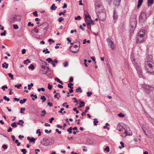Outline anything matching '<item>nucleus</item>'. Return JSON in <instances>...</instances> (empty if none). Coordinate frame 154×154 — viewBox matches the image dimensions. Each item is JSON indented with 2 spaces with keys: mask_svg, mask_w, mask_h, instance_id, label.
<instances>
[{
  "mask_svg": "<svg viewBox=\"0 0 154 154\" xmlns=\"http://www.w3.org/2000/svg\"><path fill=\"white\" fill-rule=\"evenodd\" d=\"M32 14L34 15L35 16L37 17L38 15L37 12V11H35L32 13Z\"/></svg>",
  "mask_w": 154,
  "mask_h": 154,
  "instance_id": "e2e57ef3",
  "label": "nucleus"
},
{
  "mask_svg": "<svg viewBox=\"0 0 154 154\" xmlns=\"http://www.w3.org/2000/svg\"><path fill=\"white\" fill-rule=\"evenodd\" d=\"M27 139L28 140H29L30 141V143L32 142H34V143H35V139L33 137H32L30 138L29 137H27Z\"/></svg>",
  "mask_w": 154,
  "mask_h": 154,
  "instance_id": "2eb2a0df",
  "label": "nucleus"
},
{
  "mask_svg": "<svg viewBox=\"0 0 154 154\" xmlns=\"http://www.w3.org/2000/svg\"><path fill=\"white\" fill-rule=\"evenodd\" d=\"M41 62L40 63L41 69L40 73L42 75H45L48 73L49 70V65L45 61L41 60Z\"/></svg>",
  "mask_w": 154,
  "mask_h": 154,
  "instance_id": "f03ea898",
  "label": "nucleus"
},
{
  "mask_svg": "<svg viewBox=\"0 0 154 154\" xmlns=\"http://www.w3.org/2000/svg\"><path fill=\"white\" fill-rule=\"evenodd\" d=\"M72 127H70L69 129H67V131L69 132V134H71L72 133Z\"/></svg>",
  "mask_w": 154,
  "mask_h": 154,
  "instance_id": "f704fd0d",
  "label": "nucleus"
},
{
  "mask_svg": "<svg viewBox=\"0 0 154 154\" xmlns=\"http://www.w3.org/2000/svg\"><path fill=\"white\" fill-rule=\"evenodd\" d=\"M49 137H45L43 139V140L45 142H46V141H48L49 140Z\"/></svg>",
  "mask_w": 154,
  "mask_h": 154,
  "instance_id": "a19ab883",
  "label": "nucleus"
},
{
  "mask_svg": "<svg viewBox=\"0 0 154 154\" xmlns=\"http://www.w3.org/2000/svg\"><path fill=\"white\" fill-rule=\"evenodd\" d=\"M130 25L132 29L135 28L137 25L136 19L135 18L131 19L130 20Z\"/></svg>",
  "mask_w": 154,
  "mask_h": 154,
  "instance_id": "423d86ee",
  "label": "nucleus"
},
{
  "mask_svg": "<svg viewBox=\"0 0 154 154\" xmlns=\"http://www.w3.org/2000/svg\"><path fill=\"white\" fill-rule=\"evenodd\" d=\"M13 26L14 29H18L19 27L17 24H14L13 25Z\"/></svg>",
  "mask_w": 154,
  "mask_h": 154,
  "instance_id": "bf43d9fd",
  "label": "nucleus"
},
{
  "mask_svg": "<svg viewBox=\"0 0 154 154\" xmlns=\"http://www.w3.org/2000/svg\"><path fill=\"white\" fill-rule=\"evenodd\" d=\"M144 30H141L139 32L138 35L137 37L136 42L137 43H141L144 41Z\"/></svg>",
  "mask_w": 154,
  "mask_h": 154,
  "instance_id": "20e7f679",
  "label": "nucleus"
},
{
  "mask_svg": "<svg viewBox=\"0 0 154 154\" xmlns=\"http://www.w3.org/2000/svg\"><path fill=\"white\" fill-rule=\"evenodd\" d=\"M3 98L4 100L7 101H9L10 100V98L8 97H7L6 96H4Z\"/></svg>",
  "mask_w": 154,
  "mask_h": 154,
  "instance_id": "4c0bfd02",
  "label": "nucleus"
},
{
  "mask_svg": "<svg viewBox=\"0 0 154 154\" xmlns=\"http://www.w3.org/2000/svg\"><path fill=\"white\" fill-rule=\"evenodd\" d=\"M134 66H135L137 71L139 72V74L140 75H142L141 73L142 72L140 63H137V64H135Z\"/></svg>",
  "mask_w": 154,
  "mask_h": 154,
  "instance_id": "6e6552de",
  "label": "nucleus"
},
{
  "mask_svg": "<svg viewBox=\"0 0 154 154\" xmlns=\"http://www.w3.org/2000/svg\"><path fill=\"white\" fill-rule=\"evenodd\" d=\"M131 59L132 60V63L134 65H135V64H137V63H139L135 61V59L132 55L131 56Z\"/></svg>",
  "mask_w": 154,
  "mask_h": 154,
  "instance_id": "6ab92c4d",
  "label": "nucleus"
},
{
  "mask_svg": "<svg viewBox=\"0 0 154 154\" xmlns=\"http://www.w3.org/2000/svg\"><path fill=\"white\" fill-rule=\"evenodd\" d=\"M107 41L108 42L109 46L112 49H114V47L113 46V42L109 38L107 39Z\"/></svg>",
  "mask_w": 154,
  "mask_h": 154,
  "instance_id": "1a4fd4ad",
  "label": "nucleus"
},
{
  "mask_svg": "<svg viewBox=\"0 0 154 154\" xmlns=\"http://www.w3.org/2000/svg\"><path fill=\"white\" fill-rule=\"evenodd\" d=\"M53 86L52 85H51L50 84H48V88L50 90L51 89Z\"/></svg>",
  "mask_w": 154,
  "mask_h": 154,
  "instance_id": "79ce46f5",
  "label": "nucleus"
},
{
  "mask_svg": "<svg viewBox=\"0 0 154 154\" xmlns=\"http://www.w3.org/2000/svg\"><path fill=\"white\" fill-rule=\"evenodd\" d=\"M94 121L93 122H94V124L95 125H97V123L98 122V121L97 120V119H94Z\"/></svg>",
  "mask_w": 154,
  "mask_h": 154,
  "instance_id": "c756f323",
  "label": "nucleus"
},
{
  "mask_svg": "<svg viewBox=\"0 0 154 154\" xmlns=\"http://www.w3.org/2000/svg\"><path fill=\"white\" fill-rule=\"evenodd\" d=\"M85 22L87 25H89V24H90V20L91 19H89L88 17H85Z\"/></svg>",
  "mask_w": 154,
  "mask_h": 154,
  "instance_id": "dca6fc26",
  "label": "nucleus"
},
{
  "mask_svg": "<svg viewBox=\"0 0 154 154\" xmlns=\"http://www.w3.org/2000/svg\"><path fill=\"white\" fill-rule=\"evenodd\" d=\"M123 133L125 134V136H130L132 135V132L129 128L127 126L124 127Z\"/></svg>",
  "mask_w": 154,
  "mask_h": 154,
  "instance_id": "39448f33",
  "label": "nucleus"
},
{
  "mask_svg": "<svg viewBox=\"0 0 154 154\" xmlns=\"http://www.w3.org/2000/svg\"><path fill=\"white\" fill-rule=\"evenodd\" d=\"M16 123H17V122H14L13 123L11 124V126L12 127H13V128H16L17 127V125L16 124Z\"/></svg>",
  "mask_w": 154,
  "mask_h": 154,
  "instance_id": "473e14b6",
  "label": "nucleus"
},
{
  "mask_svg": "<svg viewBox=\"0 0 154 154\" xmlns=\"http://www.w3.org/2000/svg\"><path fill=\"white\" fill-rule=\"evenodd\" d=\"M45 24H47L46 23H44L42 25H40L39 26H38L37 27L35 28L34 29H33L32 30V31H34L35 33H40L42 34V35H45L47 31L48 28V26L47 25L46 26V28L44 29H43V32H42L41 31V29L39 28L42 29V27H44L45 25Z\"/></svg>",
  "mask_w": 154,
  "mask_h": 154,
  "instance_id": "7ed1b4c3",
  "label": "nucleus"
},
{
  "mask_svg": "<svg viewBox=\"0 0 154 154\" xmlns=\"http://www.w3.org/2000/svg\"><path fill=\"white\" fill-rule=\"evenodd\" d=\"M25 109L24 107L21 108L20 109V113H23V111H25Z\"/></svg>",
  "mask_w": 154,
  "mask_h": 154,
  "instance_id": "338daca9",
  "label": "nucleus"
},
{
  "mask_svg": "<svg viewBox=\"0 0 154 154\" xmlns=\"http://www.w3.org/2000/svg\"><path fill=\"white\" fill-rule=\"evenodd\" d=\"M154 0H148V5L149 6L151 5L153 3Z\"/></svg>",
  "mask_w": 154,
  "mask_h": 154,
  "instance_id": "aec40b11",
  "label": "nucleus"
},
{
  "mask_svg": "<svg viewBox=\"0 0 154 154\" xmlns=\"http://www.w3.org/2000/svg\"><path fill=\"white\" fill-rule=\"evenodd\" d=\"M149 119L151 121V122L153 125L154 126V119H152V118L150 117L149 118Z\"/></svg>",
  "mask_w": 154,
  "mask_h": 154,
  "instance_id": "37998d69",
  "label": "nucleus"
},
{
  "mask_svg": "<svg viewBox=\"0 0 154 154\" xmlns=\"http://www.w3.org/2000/svg\"><path fill=\"white\" fill-rule=\"evenodd\" d=\"M57 8V7L55 6L54 4H53L50 8V9L51 10H55Z\"/></svg>",
  "mask_w": 154,
  "mask_h": 154,
  "instance_id": "5701e85b",
  "label": "nucleus"
},
{
  "mask_svg": "<svg viewBox=\"0 0 154 154\" xmlns=\"http://www.w3.org/2000/svg\"><path fill=\"white\" fill-rule=\"evenodd\" d=\"M8 64L6 62H5L2 64V67L3 68H5L6 69L8 68Z\"/></svg>",
  "mask_w": 154,
  "mask_h": 154,
  "instance_id": "a211bd4d",
  "label": "nucleus"
},
{
  "mask_svg": "<svg viewBox=\"0 0 154 154\" xmlns=\"http://www.w3.org/2000/svg\"><path fill=\"white\" fill-rule=\"evenodd\" d=\"M85 103L83 101H81L80 102L79 106H78L79 108H81L85 106Z\"/></svg>",
  "mask_w": 154,
  "mask_h": 154,
  "instance_id": "4be33fe9",
  "label": "nucleus"
},
{
  "mask_svg": "<svg viewBox=\"0 0 154 154\" xmlns=\"http://www.w3.org/2000/svg\"><path fill=\"white\" fill-rule=\"evenodd\" d=\"M67 103L66 102L64 103L63 104L62 106L63 107H65L66 108H69V105H65Z\"/></svg>",
  "mask_w": 154,
  "mask_h": 154,
  "instance_id": "8fccbe9b",
  "label": "nucleus"
},
{
  "mask_svg": "<svg viewBox=\"0 0 154 154\" xmlns=\"http://www.w3.org/2000/svg\"><path fill=\"white\" fill-rule=\"evenodd\" d=\"M144 12H142L140 14L139 17V23L140 24H142L143 23H144Z\"/></svg>",
  "mask_w": 154,
  "mask_h": 154,
  "instance_id": "0eeeda50",
  "label": "nucleus"
},
{
  "mask_svg": "<svg viewBox=\"0 0 154 154\" xmlns=\"http://www.w3.org/2000/svg\"><path fill=\"white\" fill-rule=\"evenodd\" d=\"M40 99L42 100V101L43 102H45L46 100V98H45V97L44 96H41V97Z\"/></svg>",
  "mask_w": 154,
  "mask_h": 154,
  "instance_id": "7c9ffc66",
  "label": "nucleus"
},
{
  "mask_svg": "<svg viewBox=\"0 0 154 154\" xmlns=\"http://www.w3.org/2000/svg\"><path fill=\"white\" fill-rule=\"evenodd\" d=\"M7 88L8 87L7 86H3L1 88L4 91L5 90V88Z\"/></svg>",
  "mask_w": 154,
  "mask_h": 154,
  "instance_id": "69168bd1",
  "label": "nucleus"
},
{
  "mask_svg": "<svg viewBox=\"0 0 154 154\" xmlns=\"http://www.w3.org/2000/svg\"><path fill=\"white\" fill-rule=\"evenodd\" d=\"M64 19L62 17H60L58 19V20L59 22L60 23L62 21H63Z\"/></svg>",
  "mask_w": 154,
  "mask_h": 154,
  "instance_id": "ea45409f",
  "label": "nucleus"
},
{
  "mask_svg": "<svg viewBox=\"0 0 154 154\" xmlns=\"http://www.w3.org/2000/svg\"><path fill=\"white\" fill-rule=\"evenodd\" d=\"M118 15L116 13V11L114 10L113 11V17L114 19H116L118 18Z\"/></svg>",
  "mask_w": 154,
  "mask_h": 154,
  "instance_id": "393cba45",
  "label": "nucleus"
},
{
  "mask_svg": "<svg viewBox=\"0 0 154 154\" xmlns=\"http://www.w3.org/2000/svg\"><path fill=\"white\" fill-rule=\"evenodd\" d=\"M6 30H5L4 31V32L2 33H1L0 34V35L2 36H5L6 35Z\"/></svg>",
  "mask_w": 154,
  "mask_h": 154,
  "instance_id": "a18cd8bd",
  "label": "nucleus"
},
{
  "mask_svg": "<svg viewBox=\"0 0 154 154\" xmlns=\"http://www.w3.org/2000/svg\"><path fill=\"white\" fill-rule=\"evenodd\" d=\"M46 61L48 62L49 63H50L52 61L51 58H48L46 60Z\"/></svg>",
  "mask_w": 154,
  "mask_h": 154,
  "instance_id": "864d4df0",
  "label": "nucleus"
},
{
  "mask_svg": "<svg viewBox=\"0 0 154 154\" xmlns=\"http://www.w3.org/2000/svg\"><path fill=\"white\" fill-rule=\"evenodd\" d=\"M46 51V52L45 53V54H47V53L49 54L50 52L49 51H48V49L47 48H46L42 52H43L44 53V52H45Z\"/></svg>",
  "mask_w": 154,
  "mask_h": 154,
  "instance_id": "c03bdc74",
  "label": "nucleus"
},
{
  "mask_svg": "<svg viewBox=\"0 0 154 154\" xmlns=\"http://www.w3.org/2000/svg\"><path fill=\"white\" fill-rule=\"evenodd\" d=\"M84 14L85 15V17H88L89 19H90L91 20V16L89 15V13L87 10H84Z\"/></svg>",
  "mask_w": 154,
  "mask_h": 154,
  "instance_id": "f8f14e48",
  "label": "nucleus"
},
{
  "mask_svg": "<svg viewBox=\"0 0 154 154\" xmlns=\"http://www.w3.org/2000/svg\"><path fill=\"white\" fill-rule=\"evenodd\" d=\"M66 10H64L63 12H61L59 14V16H61L62 15H63L64 16V17H65L66 15V14H65V13H66Z\"/></svg>",
  "mask_w": 154,
  "mask_h": 154,
  "instance_id": "a878e982",
  "label": "nucleus"
},
{
  "mask_svg": "<svg viewBox=\"0 0 154 154\" xmlns=\"http://www.w3.org/2000/svg\"><path fill=\"white\" fill-rule=\"evenodd\" d=\"M143 0H138V4L137 5V8L139 9L140 7L141 6L143 2Z\"/></svg>",
  "mask_w": 154,
  "mask_h": 154,
  "instance_id": "f3484780",
  "label": "nucleus"
},
{
  "mask_svg": "<svg viewBox=\"0 0 154 154\" xmlns=\"http://www.w3.org/2000/svg\"><path fill=\"white\" fill-rule=\"evenodd\" d=\"M17 17H19V16H17V15H15L13 17V20L12 21H10V22L11 23H12L17 21H20V18H18V19H17V18H16Z\"/></svg>",
  "mask_w": 154,
  "mask_h": 154,
  "instance_id": "9d476101",
  "label": "nucleus"
},
{
  "mask_svg": "<svg viewBox=\"0 0 154 154\" xmlns=\"http://www.w3.org/2000/svg\"><path fill=\"white\" fill-rule=\"evenodd\" d=\"M145 134L149 139H151L153 137V135L152 134L151 132H148L146 133H145Z\"/></svg>",
  "mask_w": 154,
  "mask_h": 154,
  "instance_id": "ddd939ff",
  "label": "nucleus"
},
{
  "mask_svg": "<svg viewBox=\"0 0 154 154\" xmlns=\"http://www.w3.org/2000/svg\"><path fill=\"white\" fill-rule=\"evenodd\" d=\"M39 133L38 136H40L41 135V132L40 131V129H38L37 130L36 133Z\"/></svg>",
  "mask_w": 154,
  "mask_h": 154,
  "instance_id": "0e129e2a",
  "label": "nucleus"
},
{
  "mask_svg": "<svg viewBox=\"0 0 154 154\" xmlns=\"http://www.w3.org/2000/svg\"><path fill=\"white\" fill-rule=\"evenodd\" d=\"M41 91H45V89L43 88H38V91L40 92Z\"/></svg>",
  "mask_w": 154,
  "mask_h": 154,
  "instance_id": "49530a36",
  "label": "nucleus"
},
{
  "mask_svg": "<svg viewBox=\"0 0 154 154\" xmlns=\"http://www.w3.org/2000/svg\"><path fill=\"white\" fill-rule=\"evenodd\" d=\"M22 85L20 84H19L18 85H14L15 87H17V88H19Z\"/></svg>",
  "mask_w": 154,
  "mask_h": 154,
  "instance_id": "6e6d98bb",
  "label": "nucleus"
},
{
  "mask_svg": "<svg viewBox=\"0 0 154 154\" xmlns=\"http://www.w3.org/2000/svg\"><path fill=\"white\" fill-rule=\"evenodd\" d=\"M81 17L79 15H78L77 17H76L75 18V20H81Z\"/></svg>",
  "mask_w": 154,
  "mask_h": 154,
  "instance_id": "58836bf2",
  "label": "nucleus"
},
{
  "mask_svg": "<svg viewBox=\"0 0 154 154\" xmlns=\"http://www.w3.org/2000/svg\"><path fill=\"white\" fill-rule=\"evenodd\" d=\"M102 16H104V17L103 18H101V17H100L99 19L100 20H101L102 21H103L105 19V15L104 14H102Z\"/></svg>",
  "mask_w": 154,
  "mask_h": 154,
  "instance_id": "13d9d810",
  "label": "nucleus"
},
{
  "mask_svg": "<svg viewBox=\"0 0 154 154\" xmlns=\"http://www.w3.org/2000/svg\"><path fill=\"white\" fill-rule=\"evenodd\" d=\"M26 100H27L26 99L24 98L23 100H20V103L21 104H23L26 102Z\"/></svg>",
  "mask_w": 154,
  "mask_h": 154,
  "instance_id": "cd10ccee",
  "label": "nucleus"
},
{
  "mask_svg": "<svg viewBox=\"0 0 154 154\" xmlns=\"http://www.w3.org/2000/svg\"><path fill=\"white\" fill-rule=\"evenodd\" d=\"M73 78L71 77L70 78L69 80V82H73Z\"/></svg>",
  "mask_w": 154,
  "mask_h": 154,
  "instance_id": "774afa93",
  "label": "nucleus"
},
{
  "mask_svg": "<svg viewBox=\"0 0 154 154\" xmlns=\"http://www.w3.org/2000/svg\"><path fill=\"white\" fill-rule=\"evenodd\" d=\"M24 123V122L22 120H20L19 122L17 123V124L19 125H20L21 126H23V124Z\"/></svg>",
  "mask_w": 154,
  "mask_h": 154,
  "instance_id": "412c9836",
  "label": "nucleus"
},
{
  "mask_svg": "<svg viewBox=\"0 0 154 154\" xmlns=\"http://www.w3.org/2000/svg\"><path fill=\"white\" fill-rule=\"evenodd\" d=\"M104 149L105 151H106L107 152H109L110 151L109 147L108 146H106Z\"/></svg>",
  "mask_w": 154,
  "mask_h": 154,
  "instance_id": "de8ad7c7",
  "label": "nucleus"
},
{
  "mask_svg": "<svg viewBox=\"0 0 154 154\" xmlns=\"http://www.w3.org/2000/svg\"><path fill=\"white\" fill-rule=\"evenodd\" d=\"M90 109V107L88 106H87L85 108V112L86 113L88 112V110Z\"/></svg>",
  "mask_w": 154,
  "mask_h": 154,
  "instance_id": "3c124183",
  "label": "nucleus"
},
{
  "mask_svg": "<svg viewBox=\"0 0 154 154\" xmlns=\"http://www.w3.org/2000/svg\"><path fill=\"white\" fill-rule=\"evenodd\" d=\"M154 89V88L151 86H149V85H145V91L146 90L147 91L152 90Z\"/></svg>",
  "mask_w": 154,
  "mask_h": 154,
  "instance_id": "9b49d317",
  "label": "nucleus"
},
{
  "mask_svg": "<svg viewBox=\"0 0 154 154\" xmlns=\"http://www.w3.org/2000/svg\"><path fill=\"white\" fill-rule=\"evenodd\" d=\"M120 144L121 145V146H119V148L120 149H121L122 148L124 147V143L122 141L120 142Z\"/></svg>",
  "mask_w": 154,
  "mask_h": 154,
  "instance_id": "2f4dec72",
  "label": "nucleus"
},
{
  "mask_svg": "<svg viewBox=\"0 0 154 154\" xmlns=\"http://www.w3.org/2000/svg\"><path fill=\"white\" fill-rule=\"evenodd\" d=\"M50 143H51L50 142L49 143H42V144L43 146H49L50 145Z\"/></svg>",
  "mask_w": 154,
  "mask_h": 154,
  "instance_id": "603ef678",
  "label": "nucleus"
},
{
  "mask_svg": "<svg viewBox=\"0 0 154 154\" xmlns=\"http://www.w3.org/2000/svg\"><path fill=\"white\" fill-rule=\"evenodd\" d=\"M42 114L41 115V116L42 117L44 116L46 114V112L45 110H43L42 111Z\"/></svg>",
  "mask_w": 154,
  "mask_h": 154,
  "instance_id": "c85d7f7f",
  "label": "nucleus"
},
{
  "mask_svg": "<svg viewBox=\"0 0 154 154\" xmlns=\"http://www.w3.org/2000/svg\"><path fill=\"white\" fill-rule=\"evenodd\" d=\"M121 0H115L114 2V3L115 6H119L120 4Z\"/></svg>",
  "mask_w": 154,
  "mask_h": 154,
  "instance_id": "4468645a",
  "label": "nucleus"
},
{
  "mask_svg": "<svg viewBox=\"0 0 154 154\" xmlns=\"http://www.w3.org/2000/svg\"><path fill=\"white\" fill-rule=\"evenodd\" d=\"M28 68L29 69H31L32 70H33L35 68V66L32 64H31L29 66Z\"/></svg>",
  "mask_w": 154,
  "mask_h": 154,
  "instance_id": "72a5a7b5",
  "label": "nucleus"
},
{
  "mask_svg": "<svg viewBox=\"0 0 154 154\" xmlns=\"http://www.w3.org/2000/svg\"><path fill=\"white\" fill-rule=\"evenodd\" d=\"M76 92H79L80 93H82V90L80 87H79L78 88H77L76 90Z\"/></svg>",
  "mask_w": 154,
  "mask_h": 154,
  "instance_id": "bb28decb",
  "label": "nucleus"
},
{
  "mask_svg": "<svg viewBox=\"0 0 154 154\" xmlns=\"http://www.w3.org/2000/svg\"><path fill=\"white\" fill-rule=\"evenodd\" d=\"M54 80H55V81H57V82L59 83L61 85L63 84V83L62 81H61L59 79H58V78H57V77L55 78L54 79Z\"/></svg>",
  "mask_w": 154,
  "mask_h": 154,
  "instance_id": "b1692460",
  "label": "nucleus"
},
{
  "mask_svg": "<svg viewBox=\"0 0 154 154\" xmlns=\"http://www.w3.org/2000/svg\"><path fill=\"white\" fill-rule=\"evenodd\" d=\"M8 75L10 78H11V80H13L14 79L13 75L12 74L9 73L8 74Z\"/></svg>",
  "mask_w": 154,
  "mask_h": 154,
  "instance_id": "e433bc0d",
  "label": "nucleus"
},
{
  "mask_svg": "<svg viewBox=\"0 0 154 154\" xmlns=\"http://www.w3.org/2000/svg\"><path fill=\"white\" fill-rule=\"evenodd\" d=\"M21 151L23 152V154H26V151L25 149H21Z\"/></svg>",
  "mask_w": 154,
  "mask_h": 154,
  "instance_id": "052dcab7",
  "label": "nucleus"
},
{
  "mask_svg": "<svg viewBox=\"0 0 154 154\" xmlns=\"http://www.w3.org/2000/svg\"><path fill=\"white\" fill-rule=\"evenodd\" d=\"M63 66L65 67H66L68 65V63L67 61H65L63 63Z\"/></svg>",
  "mask_w": 154,
  "mask_h": 154,
  "instance_id": "5fc2aeb1",
  "label": "nucleus"
},
{
  "mask_svg": "<svg viewBox=\"0 0 154 154\" xmlns=\"http://www.w3.org/2000/svg\"><path fill=\"white\" fill-rule=\"evenodd\" d=\"M119 116L120 117H124L125 116V115L123 114L122 113H120L118 114Z\"/></svg>",
  "mask_w": 154,
  "mask_h": 154,
  "instance_id": "09e8293b",
  "label": "nucleus"
},
{
  "mask_svg": "<svg viewBox=\"0 0 154 154\" xmlns=\"http://www.w3.org/2000/svg\"><path fill=\"white\" fill-rule=\"evenodd\" d=\"M68 87L70 88V89L69 90V92L70 93H72L73 92V87H72L70 86L69 85L68 86Z\"/></svg>",
  "mask_w": 154,
  "mask_h": 154,
  "instance_id": "c9c22d12",
  "label": "nucleus"
},
{
  "mask_svg": "<svg viewBox=\"0 0 154 154\" xmlns=\"http://www.w3.org/2000/svg\"><path fill=\"white\" fill-rule=\"evenodd\" d=\"M146 63L145 69L147 72L151 73L154 72V67L152 66V56L151 55H148L146 57Z\"/></svg>",
  "mask_w": 154,
  "mask_h": 154,
  "instance_id": "f257e3e1",
  "label": "nucleus"
},
{
  "mask_svg": "<svg viewBox=\"0 0 154 154\" xmlns=\"http://www.w3.org/2000/svg\"><path fill=\"white\" fill-rule=\"evenodd\" d=\"M87 95L88 97H90L92 94L91 92H88L87 93Z\"/></svg>",
  "mask_w": 154,
  "mask_h": 154,
  "instance_id": "680f3d73",
  "label": "nucleus"
},
{
  "mask_svg": "<svg viewBox=\"0 0 154 154\" xmlns=\"http://www.w3.org/2000/svg\"><path fill=\"white\" fill-rule=\"evenodd\" d=\"M78 51H79V50L77 49H76L75 51H74L72 50L71 49H70V52H72L74 53H76Z\"/></svg>",
  "mask_w": 154,
  "mask_h": 154,
  "instance_id": "4d7b16f0",
  "label": "nucleus"
}]
</instances>
